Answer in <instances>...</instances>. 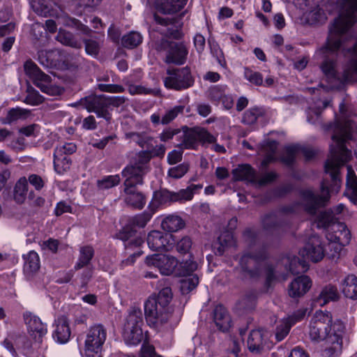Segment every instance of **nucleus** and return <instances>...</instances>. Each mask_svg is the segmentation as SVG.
Returning <instances> with one entry per match:
<instances>
[{"instance_id": "nucleus-33", "label": "nucleus", "mask_w": 357, "mask_h": 357, "mask_svg": "<svg viewBox=\"0 0 357 357\" xmlns=\"http://www.w3.org/2000/svg\"><path fill=\"white\" fill-rule=\"evenodd\" d=\"M306 22L312 26H319L327 20L326 14L319 6H316L305 13Z\"/></svg>"}, {"instance_id": "nucleus-44", "label": "nucleus", "mask_w": 357, "mask_h": 357, "mask_svg": "<svg viewBox=\"0 0 357 357\" xmlns=\"http://www.w3.org/2000/svg\"><path fill=\"white\" fill-rule=\"evenodd\" d=\"M299 150L298 146H289L285 148L284 154L280 158V160L289 167H291L295 162L296 155Z\"/></svg>"}, {"instance_id": "nucleus-17", "label": "nucleus", "mask_w": 357, "mask_h": 357, "mask_svg": "<svg viewBox=\"0 0 357 357\" xmlns=\"http://www.w3.org/2000/svg\"><path fill=\"white\" fill-rule=\"evenodd\" d=\"M136 181L137 179L130 178H126L125 180L123 192L126 197L124 201L128 205L135 208L142 209L146 204V198L142 192L136 190L135 186L140 185L139 183L135 182Z\"/></svg>"}, {"instance_id": "nucleus-6", "label": "nucleus", "mask_w": 357, "mask_h": 357, "mask_svg": "<svg viewBox=\"0 0 357 357\" xmlns=\"http://www.w3.org/2000/svg\"><path fill=\"white\" fill-rule=\"evenodd\" d=\"M143 314L139 308L132 307L126 319L123 326V338L126 344L137 345L143 338L142 326Z\"/></svg>"}, {"instance_id": "nucleus-14", "label": "nucleus", "mask_w": 357, "mask_h": 357, "mask_svg": "<svg viewBox=\"0 0 357 357\" xmlns=\"http://www.w3.org/2000/svg\"><path fill=\"white\" fill-rule=\"evenodd\" d=\"M145 263L149 266L157 268L161 274L165 275H171L178 264L174 257L164 254H154L147 256Z\"/></svg>"}, {"instance_id": "nucleus-3", "label": "nucleus", "mask_w": 357, "mask_h": 357, "mask_svg": "<svg viewBox=\"0 0 357 357\" xmlns=\"http://www.w3.org/2000/svg\"><path fill=\"white\" fill-rule=\"evenodd\" d=\"M184 15L185 12L182 13L178 19L162 17L157 14L154 15V20L157 24L167 26L166 29L158 31L165 37L155 43V50L165 54L164 61L167 64L173 63L181 66L184 64L187 60L188 50L185 45L182 42H175L167 38H172L175 40L182 38L183 36L181 30L182 24L178 26L176 24L178 23Z\"/></svg>"}, {"instance_id": "nucleus-1", "label": "nucleus", "mask_w": 357, "mask_h": 357, "mask_svg": "<svg viewBox=\"0 0 357 357\" xmlns=\"http://www.w3.org/2000/svg\"><path fill=\"white\" fill-rule=\"evenodd\" d=\"M328 130H333V142L330 144V154L325 162V172L329 179L325 178L321 184V195L311 190L302 192L305 211L311 214L317 213L319 208L324 207L329 202L331 192H337L341 187L340 168L352 158L351 151L347 143L352 139V128L349 121H336L330 124Z\"/></svg>"}, {"instance_id": "nucleus-46", "label": "nucleus", "mask_w": 357, "mask_h": 357, "mask_svg": "<svg viewBox=\"0 0 357 357\" xmlns=\"http://www.w3.org/2000/svg\"><path fill=\"white\" fill-rule=\"evenodd\" d=\"M264 114V109L260 107H252L248 109L243 114L242 122L247 125L256 123L259 116Z\"/></svg>"}, {"instance_id": "nucleus-22", "label": "nucleus", "mask_w": 357, "mask_h": 357, "mask_svg": "<svg viewBox=\"0 0 357 357\" xmlns=\"http://www.w3.org/2000/svg\"><path fill=\"white\" fill-rule=\"evenodd\" d=\"M344 208L342 204H340L333 209L326 210L321 212L317 218V225L318 228L328 229L337 224L338 218L336 215L340 214Z\"/></svg>"}, {"instance_id": "nucleus-59", "label": "nucleus", "mask_w": 357, "mask_h": 357, "mask_svg": "<svg viewBox=\"0 0 357 357\" xmlns=\"http://www.w3.org/2000/svg\"><path fill=\"white\" fill-rule=\"evenodd\" d=\"M77 146L73 143H66L61 146H57L54 152H56V155L59 156H65L70 154H72L76 151Z\"/></svg>"}, {"instance_id": "nucleus-9", "label": "nucleus", "mask_w": 357, "mask_h": 357, "mask_svg": "<svg viewBox=\"0 0 357 357\" xmlns=\"http://www.w3.org/2000/svg\"><path fill=\"white\" fill-rule=\"evenodd\" d=\"M168 77L164 79L165 86L168 89L181 91L193 86L195 79L189 67L167 70Z\"/></svg>"}, {"instance_id": "nucleus-43", "label": "nucleus", "mask_w": 357, "mask_h": 357, "mask_svg": "<svg viewBox=\"0 0 357 357\" xmlns=\"http://www.w3.org/2000/svg\"><path fill=\"white\" fill-rule=\"evenodd\" d=\"M71 160L68 155L59 156L54 152V167L58 174H63L70 167Z\"/></svg>"}, {"instance_id": "nucleus-13", "label": "nucleus", "mask_w": 357, "mask_h": 357, "mask_svg": "<svg viewBox=\"0 0 357 357\" xmlns=\"http://www.w3.org/2000/svg\"><path fill=\"white\" fill-rule=\"evenodd\" d=\"M24 70L26 74L32 79L33 84L37 86L43 92L50 95L59 93L58 89H53L46 85L51 81L49 75L44 73L37 65L31 60L26 61L24 63Z\"/></svg>"}, {"instance_id": "nucleus-51", "label": "nucleus", "mask_w": 357, "mask_h": 357, "mask_svg": "<svg viewBox=\"0 0 357 357\" xmlns=\"http://www.w3.org/2000/svg\"><path fill=\"white\" fill-rule=\"evenodd\" d=\"M29 114V111L27 109L19 107L13 108L8 112L7 116L3 123L10 124L19 119L26 117Z\"/></svg>"}, {"instance_id": "nucleus-40", "label": "nucleus", "mask_w": 357, "mask_h": 357, "mask_svg": "<svg viewBox=\"0 0 357 357\" xmlns=\"http://www.w3.org/2000/svg\"><path fill=\"white\" fill-rule=\"evenodd\" d=\"M257 293L254 290L248 291L244 297L240 300L236 307L240 310L250 311L254 309L256 303Z\"/></svg>"}, {"instance_id": "nucleus-45", "label": "nucleus", "mask_w": 357, "mask_h": 357, "mask_svg": "<svg viewBox=\"0 0 357 357\" xmlns=\"http://www.w3.org/2000/svg\"><path fill=\"white\" fill-rule=\"evenodd\" d=\"M56 39L58 41L65 45L70 46L76 49H80L82 47L81 43L77 41L73 35L70 32L59 31L56 36Z\"/></svg>"}, {"instance_id": "nucleus-10", "label": "nucleus", "mask_w": 357, "mask_h": 357, "mask_svg": "<svg viewBox=\"0 0 357 357\" xmlns=\"http://www.w3.org/2000/svg\"><path fill=\"white\" fill-rule=\"evenodd\" d=\"M152 155L149 151H142L137 155L135 162L133 165L127 166L122 171V176L126 178L137 179L135 182L143 184V177L150 170V160Z\"/></svg>"}, {"instance_id": "nucleus-38", "label": "nucleus", "mask_w": 357, "mask_h": 357, "mask_svg": "<svg viewBox=\"0 0 357 357\" xmlns=\"http://www.w3.org/2000/svg\"><path fill=\"white\" fill-rule=\"evenodd\" d=\"M162 229L169 232L177 231L185 226V222L178 215H169L161 223Z\"/></svg>"}, {"instance_id": "nucleus-15", "label": "nucleus", "mask_w": 357, "mask_h": 357, "mask_svg": "<svg viewBox=\"0 0 357 357\" xmlns=\"http://www.w3.org/2000/svg\"><path fill=\"white\" fill-rule=\"evenodd\" d=\"M293 212V208L290 206L283 207L280 211L266 214L262 219V226L268 233L274 234L287 225L285 215Z\"/></svg>"}, {"instance_id": "nucleus-36", "label": "nucleus", "mask_w": 357, "mask_h": 357, "mask_svg": "<svg viewBox=\"0 0 357 357\" xmlns=\"http://www.w3.org/2000/svg\"><path fill=\"white\" fill-rule=\"evenodd\" d=\"M127 139H131L142 149H149L153 147V138L145 132H130L126 134Z\"/></svg>"}, {"instance_id": "nucleus-21", "label": "nucleus", "mask_w": 357, "mask_h": 357, "mask_svg": "<svg viewBox=\"0 0 357 357\" xmlns=\"http://www.w3.org/2000/svg\"><path fill=\"white\" fill-rule=\"evenodd\" d=\"M280 264L284 266L286 273L282 275V280H287L289 273L298 274L306 270V262L294 255L289 254L281 259Z\"/></svg>"}, {"instance_id": "nucleus-11", "label": "nucleus", "mask_w": 357, "mask_h": 357, "mask_svg": "<svg viewBox=\"0 0 357 357\" xmlns=\"http://www.w3.org/2000/svg\"><path fill=\"white\" fill-rule=\"evenodd\" d=\"M106 336V330L101 324L95 325L89 329L85 340L86 357H101L100 352Z\"/></svg>"}, {"instance_id": "nucleus-24", "label": "nucleus", "mask_w": 357, "mask_h": 357, "mask_svg": "<svg viewBox=\"0 0 357 357\" xmlns=\"http://www.w3.org/2000/svg\"><path fill=\"white\" fill-rule=\"evenodd\" d=\"M169 235L162 231L153 230L147 236V244L152 250H168Z\"/></svg>"}, {"instance_id": "nucleus-50", "label": "nucleus", "mask_w": 357, "mask_h": 357, "mask_svg": "<svg viewBox=\"0 0 357 357\" xmlns=\"http://www.w3.org/2000/svg\"><path fill=\"white\" fill-rule=\"evenodd\" d=\"M197 268V264L196 261L189 259L183 260L178 265V274L181 275H188L189 277Z\"/></svg>"}, {"instance_id": "nucleus-54", "label": "nucleus", "mask_w": 357, "mask_h": 357, "mask_svg": "<svg viewBox=\"0 0 357 357\" xmlns=\"http://www.w3.org/2000/svg\"><path fill=\"white\" fill-rule=\"evenodd\" d=\"M192 241L189 236H183L176 244V250L181 255L190 254Z\"/></svg>"}, {"instance_id": "nucleus-58", "label": "nucleus", "mask_w": 357, "mask_h": 357, "mask_svg": "<svg viewBox=\"0 0 357 357\" xmlns=\"http://www.w3.org/2000/svg\"><path fill=\"white\" fill-rule=\"evenodd\" d=\"M292 324L289 321H285L276 327L275 338L278 342H280L289 334Z\"/></svg>"}, {"instance_id": "nucleus-29", "label": "nucleus", "mask_w": 357, "mask_h": 357, "mask_svg": "<svg viewBox=\"0 0 357 357\" xmlns=\"http://www.w3.org/2000/svg\"><path fill=\"white\" fill-rule=\"evenodd\" d=\"M23 258L24 260L23 271L29 280L40 268L39 257L36 252L30 251L27 255H24Z\"/></svg>"}, {"instance_id": "nucleus-16", "label": "nucleus", "mask_w": 357, "mask_h": 357, "mask_svg": "<svg viewBox=\"0 0 357 357\" xmlns=\"http://www.w3.org/2000/svg\"><path fill=\"white\" fill-rule=\"evenodd\" d=\"M192 192L190 188L181 189L178 192H172L167 189H161L153 194V202L158 204L171 202H183L192 199Z\"/></svg>"}, {"instance_id": "nucleus-8", "label": "nucleus", "mask_w": 357, "mask_h": 357, "mask_svg": "<svg viewBox=\"0 0 357 357\" xmlns=\"http://www.w3.org/2000/svg\"><path fill=\"white\" fill-rule=\"evenodd\" d=\"M173 308L159 305L153 298H148L144 303V316L147 324L158 328L167 324L172 316Z\"/></svg>"}, {"instance_id": "nucleus-20", "label": "nucleus", "mask_w": 357, "mask_h": 357, "mask_svg": "<svg viewBox=\"0 0 357 357\" xmlns=\"http://www.w3.org/2000/svg\"><path fill=\"white\" fill-rule=\"evenodd\" d=\"M312 280L307 275L296 278L288 286V295L291 298L298 300L303 297L311 288Z\"/></svg>"}, {"instance_id": "nucleus-55", "label": "nucleus", "mask_w": 357, "mask_h": 357, "mask_svg": "<svg viewBox=\"0 0 357 357\" xmlns=\"http://www.w3.org/2000/svg\"><path fill=\"white\" fill-rule=\"evenodd\" d=\"M52 51L40 50L38 52V60L39 63L45 68H52L55 65L54 61L51 59Z\"/></svg>"}, {"instance_id": "nucleus-25", "label": "nucleus", "mask_w": 357, "mask_h": 357, "mask_svg": "<svg viewBox=\"0 0 357 357\" xmlns=\"http://www.w3.org/2000/svg\"><path fill=\"white\" fill-rule=\"evenodd\" d=\"M213 319L217 328L222 332L228 331L231 326V317L222 305H218L213 309Z\"/></svg>"}, {"instance_id": "nucleus-60", "label": "nucleus", "mask_w": 357, "mask_h": 357, "mask_svg": "<svg viewBox=\"0 0 357 357\" xmlns=\"http://www.w3.org/2000/svg\"><path fill=\"white\" fill-rule=\"evenodd\" d=\"M188 167L189 166L188 164H181L176 167L169 169L168 174L172 178H180L188 171Z\"/></svg>"}, {"instance_id": "nucleus-7", "label": "nucleus", "mask_w": 357, "mask_h": 357, "mask_svg": "<svg viewBox=\"0 0 357 357\" xmlns=\"http://www.w3.org/2000/svg\"><path fill=\"white\" fill-rule=\"evenodd\" d=\"M215 141V137L203 128H189L183 126L180 131L178 143L176 146L181 149H195L199 142L211 144Z\"/></svg>"}, {"instance_id": "nucleus-53", "label": "nucleus", "mask_w": 357, "mask_h": 357, "mask_svg": "<svg viewBox=\"0 0 357 357\" xmlns=\"http://www.w3.org/2000/svg\"><path fill=\"white\" fill-rule=\"evenodd\" d=\"M26 91L28 94L23 100L24 102L31 105H38L43 102V97L33 87L29 86Z\"/></svg>"}, {"instance_id": "nucleus-4", "label": "nucleus", "mask_w": 357, "mask_h": 357, "mask_svg": "<svg viewBox=\"0 0 357 357\" xmlns=\"http://www.w3.org/2000/svg\"><path fill=\"white\" fill-rule=\"evenodd\" d=\"M151 216L150 212L144 211L130 218L127 224L116 234L117 238L125 242L126 250L140 247L143 244L144 240L141 233L138 234L137 228H144Z\"/></svg>"}, {"instance_id": "nucleus-27", "label": "nucleus", "mask_w": 357, "mask_h": 357, "mask_svg": "<svg viewBox=\"0 0 357 357\" xmlns=\"http://www.w3.org/2000/svg\"><path fill=\"white\" fill-rule=\"evenodd\" d=\"M248 347L253 354H261L264 347L265 340L262 329L252 330L248 338Z\"/></svg>"}, {"instance_id": "nucleus-48", "label": "nucleus", "mask_w": 357, "mask_h": 357, "mask_svg": "<svg viewBox=\"0 0 357 357\" xmlns=\"http://www.w3.org/2000/svg\"><path fill=\"white\" fill-rule=\"evenodd\" d=\"M184 105H176L166 111L161 119V124L167 125L174 120L179 114L183 113Z\"/></svg>"}, {"instance_id": "nucleus-63", "label": "nucleus", "mask_w": 357, "mask_h": 357, "mask_svg": "<svg viewBox=\"0 0 357 357\" xmlns=\"http://www.w3.org/2000/svg\"><path fill=\"white\" fill-rule=\"evenodd\" d=\"M98 88L101 91L109 93H122L125 91L124 87L119 84H98Z\"/></svg>"}, {"instance_id": "nucleus-31", "label": "nucleus", "mask_w": 357, "mask_h": 357, "mask_svg": "<svg viewBox=\"0 0 357 357\" xmlns=\"http://www.w3.org/2000/svg\"><path fill=\"white\" fill-rule=\"evenodd\" d=\"M233 234L229 231L222 232L213 244V249L216 255L221 256L225 250L233 243Z\"/></svg>"}, {"instance_id": "nucleus-49", "label": "nucleus", "mask_w": 357, "mask_h": 357, "mask_svg": "<svg viewBox=\"0 0 357 357\" xmlns=\"http://www.w3.org/2000/svg\"><path fill=\"white\" fill-rule=\"evenodd\" d=\"M199 284V278L197 275H192L181 280V291L183 294H188Z\"/></svg>"}, {"instance_id": "nucleus-5", "label": "nucleus", "mask_w": 357, "mask_h": 357, "mask_svg": "<svg viewBox=\"0 0 357 357\" xmlns=\"http://www.w3.org/2000/svg\"><path fill=\"white\" fill-rule=\"evenodd\" d=\"M266 259L264 250L245 251L239 260L240 273L243 278L257 279L262 271V264Z\"/></svg>"}, {"instance_id": "nucleus-42", "label": "nucleus", "mask_w": 357, "mask_h": 357, "mask_svg": "<svg viewBox=\"0 0 357 357\" xmlns=\"http://www.w3.org/2000/svg\"><path fill=\"white\" fill-rule=\"evenodd\" d=\"M28 183L27 180L24 177L21 178L15 184L14 188V199L19 203L24 202L27 192Z\"/></svg>"}, {"instance_id": "nucleus-47", "label": "nucleus", "mask_w": 357, "mask_h": 357, "mask_svg": "<svg viewBox=\"0 0 357 357\" xmlns=\"http://www.w3.org/2000/svg\"><path fill=\"white\" fill-rule=\"evenodd\" d=\"M121 178L119 175H110L104 176L97 181L99 190H108L119 184Z\"/></svg>"}, {"instance_id": "nucleus-62", "label": "nucleus", "mask_w": 357, "mask_h": 357, "mask_svg": "<svg viewBox=\"0 0 357 357\" xmlns=\"http://www.w3.org/2000/svg\"><path fill=\"white\" fill-rule=\"evenodd\" d=\"M225 95L222 86H214L208 89V97L213 102H219Z\"/></svg>"}, {"instance_id": "nucleus-28", "label": "nucleus", "mask_w": 357, "mask_h": 357, "mask_svg": "<svg viewBox=\"0 0 357 357\" xmlns=\"http://www.w3.org/2000/svg\"><path fill=\"white\" fill-rule=\"evenodd\" d=\"M232 174L236 181H246L251 183H257L256 172L250 165H238L233 169Z\"/></svg>"}, {"instance_id": "nucleus-56", "label": "nucleus", "mask_w": 357, "mask_h": 357, "mask_svg": "<svg viewBox=\"0 0 357 357\" xmlns=\"http://www.w3.org/2000/svg\"><path fill=\"white\" fill-rule=\"evenodd\" d=\"M83 43L86 54L95 57L98 55L100 48L98 42L93 39L85 38L83 40Z\"/></svg>"}, {"instance_id": "nucleus-35", "label": "nucleus", "mask_w": 357, "mask_h": 357, "mask_svg": "<svg viewBox=\"0 0 357 357\" xmlns=\"http://www.w3.org/2000/svg\"><path fill=\"white\" fill-rule=\"evenodd\" d=\"M347 189L344 192L351 202H357V176L351 167H347Z\"/></svg>"}, {"instance_id": "nucleus-52", "label": "nucleus", "mask_w": 357, "mask_h": 357, "mask_svg": "<svg viewBox=\"0 0 357 357\" xmlns=\"http://www.w3.org/2000/svg\"><path fill=\"white\" fill-rule=\"evenodd\" d=\"M31 6L33 10L39 15L47 17L50 13V8L45 0H32Z\"/></svg>"}, {"instance_id": "nucleus-18", "label": "nucleus", "mask_w": 357, "mask_h": 357, "mask_svg": "<svg viewBox=\"0 0 357 357\" xmlns=\"http://www.w3.org/2000/svg\"><path fill=\"white\" fill-rule=\"evenodd\" d=\"M24 320L26 324L29 335L34 340L35 343L40 344L43 337L47 333V328L39 317L30 312H26L23 315Z\"/></svg>"}, {"instance_id": "nucleus-32", "label": "nucleus", "mask_w": 357, "mask_h": 357, "mask_svg": "<svg viewBox=\"0 0 357 357\" xmlns=\"http://www.w3.org/2000/svg\"><path fill=\"white\" fill-rule=\"evenodd\" d=\"M70 336V331L65 317L59 318L56 321V328L53 337L59 343H66Z\"/></svg>"}, {"instance_id": "nucleus-37", "label": "nucleus", "mask_w": 357, "mask_h": 357, "mask_svg": "<svg viewBox=\"0 0 357 357\" xmlns=\"http://www.w3.org/2000/svg\"><path fill=\"white\" fill-rule=\"evenodd\" d=\"M94 255V250L90 245L82 246L79 249L78 261L75 265V270L77 271L88 266Z\"/></svg>"}, {"instance_id": "nucleus-2", "label": "nucleus", "mask_w": 357, "mask_h": 357, "mask_svg": "<svg viewBox=\"0 0 357 357\" xmlns=\"http://www.w3.org/2000/svg\"><path fill=\"white\" fill-rule=\"evenodd\" d=\"M344 326L341 321L333 324L330 312L319 311L314 314L310 326V337L312 341H325L324 357H337L342 350V334Z\"/></svg>"}, {"instance_id": "nucleus-19", "label": "nucleus", "mask_w": 357, "mask_h": 357, "mask_svg": "<svg viewBox=\"0 0 357 357\" xmlns=\"http://www.w3.org/2000/svg\"><path fill=\"white\" fill-rule=\"evenodd\" d=\"M302 257H307L313 262L320 261L325 255V250L321 241L318 236L313 235L309 239L305 247L300 250Z\"/></svg>"}, {"instance_id": "nucleus-34", "label": "nucleus", "mask_w": 357, "mask_h": 357, "mask_svg": "<svg viewBox=\"0 0 357 357\" xmlns=\"http://www.w3.org/2000/svg\"><path fill=\"white\" fill-rule=\"evenodd\" d=\"M339 298L340 295L337 287L332 284H328L322 288L317 301L319 303L320 305L323 306L330 301H337Z\"/></svg>"}, {"instance_id": "nucleus-12", "label": "nucleus", "mask_w": 357, "mask_h": 357, "mask_svg": "<svg viewBox=\"0 0 357 357\" xmlns=\"http://www.w3.org/2000/svg\"><path fill=\"white\" fill-rule=\"evenodd\" d=\"M74 107L83 105L89 112H94L99 118L110 122L112 114L108 109L107 97L104 95H91L80 99L73 105Z\"/></svg>"}, {"instance_id": "nucleus-61", "label": "nucleus", "mask_w": 357, "mask_h": 357, "mask_svg": "<svg viewBox=\"0 0 357 357\" xmlns=\"http://www.w3.org/2000/svg\"><path fill=\"white\" fill-rule=\"evenodd\" d=\"M181 129L178 128H168L165 129L159 136L160 139L162 142H167L170 139H172L174 136H176V138L179 139Z\"/></svg>"}, {"instance_id": "nucleus-64", "label": "nucleus", "mask_w": 357, "mask_h": 357, "mask_svg": "<svg viewBox=\"0 0 357 357\" xmlns=\"http://www.w3.org/2000/svg\"><path fill=\"white\" fill-rule=\"evenodd\" d=\"M278 143L275 140H267L262 145L261 149L265 154L275 155L278 149Z\"/></svg>"}, {"instance_id": "nucleus-23", "label": "nucleus", "mask_w": 357, "mask_h": 357, "mask_svg": "<svg viewBox=\"0 0 357 357\" xmlns=\"http://www.w3.org/2000/svg\"><path fill=\"white\" fill-rule=\"evenodd\" d=\"M334 227H337L338 228L340 234L337 235V231L335 234L327 232L326 237L331 244H337L334 248L335 251L337 252L341 250L342 246L349 243L350 234L349 231L346 229V226L343 223L338 222L337 224H335Z\"/></svg>"}, {"instance_id": "nucleus-26", "label": "nucleus", "mask_w": 357, "mask_h": 357, "mask_svg": "<svg viewBox=\"0 0 357 357\" xmlns=\"http://www.w3.org/2000/svg\"><path fill=\"white\" fill-rule=\"evenodd\" d=\"M188 0H157L155 6L158 12L165 15H172L180 11Z\"/></svg>"}, {"instance_id": "nucleus-41", "label": "nucleus", "mask_w": 357, "mask_h": 357, "mask_svg": "<svg viewBox=\"0 0 357 357\" xmlns=\"http://www.w3.org/2000/svg\"><path fill=\"white\" fill-rule=\"evenodd\" d=\"M142 42V35L137 31H130L124 35L121 38L122 45L128 49H133L140 45Z\"/></svg>"}, {"instance_id": "nucleus-30", "label": "nucleus", "mask_w": 357, "mask_h": 357, "mask_svg": "<svg viewBox=\"0 0 357 357\" xmlns=\"http://www.w3.org/2000/svg\"><path fill=\"white\" fill-rule=\"evenodd\" d=\"M341 290L344 296L352 300L357 299V276L349 274L341 282Z\"/></svg>"}, {"instance_id": "nucleus-39", "label": "nucleus", "mask_w": 357, "mask_h": 357, "mask_svg": "<svg viewBox=\"0 0 357 357\" xmlns=\"http://www.w3.org/2000/svg\"><path fill=\"white\" fill-rule=\"evenodd\" d=\"M172 298L173 293L172 289L169 287H163L157 294H155L149 297V298H153L158 304L167 308H172L170 305Z\"/></svg>"}, {"instance_id": "nucleus-57", "label": "nucleus", "mask_w": 357, "mask_h": 357, "mask_svg": "<svg viewBox=\"0 0 357 357\" xmlns=\"http://www.w3.org/2000/svg\"><path fill=\"white\" fill-rule=\"evenodd\" d=\"M244 76L250 82L257 86L262 84L263 76L258 72H255L248 68H245L244 70Z\"/></svg>"}]
</instances>
